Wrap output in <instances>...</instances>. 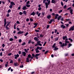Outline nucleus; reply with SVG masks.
<instances>
[{
    "instance_id": "obj_21",
    "label": "nucleus",
    "mask_w": 74,
    "mask_h": 74,
    "mask_svg": "<svg viewBox=\"0 0 74 74\" xmlns=\"http://www.w3.org/2000/svg\"><path fill=\"white\" fill-rule=\"evenodd\" d=\"M8 62H6V64H5V67H8Z\"/></svg>"
},
{
    "instance_id": "obj_34",
    "label": "nucleus",
    "mask_w": 74,
    "mask_h": 74,
    "mask_svg": "<svg viewBox=\"0 0 74 74\" xmlns=\"http://www.w3.org/2000/svg\"><path fill=\"white\" fill-rule=\"evenodd\" d=\"M9 8H12V5H10L9 6Z\"/></svg>"
},
{
    "instance_id": "obj_30",
    "label": "nucleus",
    "mask_w": 74,
    "mask_h": 74,
    "mask_svg": "<svg viewBox=\"0 0 74 74\" xmlns=\"http://www.w3.org/2000/svg\"><path fill=\"white\" fill-rule=\"evenodd\" d=\"M26 7H30V5L28 4H26Z\"/></svg>"
},
{
    "instance_id": "obj_37",
    "label": "nucleus",
    "mask_w": 74,
    "mask_h": 74,
    "mask_svg": "<svg viewBox=\"0 0 74 74\" xmlns=\"http://www.w3.org/2000/svg\"><path fill=\"white\" fill-rule=\"evenodd\" d=\"M11 10L9 9V10L8 11V13H10V12H11Z\"/></svg>"
},
{
    "instance_id": "obj_25",
    "label": "nucleus",
    "mask_w": 74,
    "mask_h": 74,
    "mask_svg": "<svg viewBox=\"0 0 74 74\" xmlns=\"http://www.w3.org/2000/svg\"><path fill=\"white\" fill-rule=\"evenodd\" d=\"M61 17H62L61 16H59V17H58V21H59V20H60V18H61Z\"/></svg>"
},
{
    "instance_id": "obj_53",
    "label": "nucleus",
    "mask_w": 74,
    "mask_h": 74,
    "mask_svg": "<svg viewBox=\"0 0 74 74\" xmlns=\"http://www.w3.org/2000/svg\"><path fill=\"white\" fill-rule=\"evenodd\" d=\"M16 29L17 30H18V31H19V30H20V29H19V28L18 27L16 28Z\"/></svg>"
},
{
    "instance_id": "obj_50",
    "label": "nucleus",
    "mask_w": 74,
    "mask_h": 74,
    "mask_svg": "<svg viewBox=\"0 0 74 74\" xmlns=\"http://www.w3.org/2000/svg\"><path fill=\"white\" fill-rule=\"evenodd\" d=\"M61 3L62 6H63V2H61Z\"/></svg>"
},
{
    "instance_id": "obj_43",
    "label": "nucleus",
    "mask_w": 74,
    "mask_h": 74,
    "mask_svg": "<svg viewBox=\"0 0 74 74\" xmlns=\"http://www.w3.org/2000/svg\"><path fill=\"white\" fill-rule=\"evenodd\" d=\"M65 25H66L67 27L69 26V24H65Z\"/></svg>"
},
{
    "instance_id": "obj_54",
    "label": "nucleus",
    "mask_w": 74,
    "mask_h": 74,
    "mask_svg": "<svg viewBox=\"0 0 74 74\" xmlns=\"http://www.w3.org/2000/svg\"><path fill=\"white\" fill-rule=\"evenodd\" d=\"M12 55V53H10L9 54H8V56H11Z\"/></svg>"
},
{
    "instance_id": "obj_1",
    "label": "nucleus",
    "mask_w": 74,
    "mask_h": 74,
    "mask_svg": "<svg viewBox=\"0 0 74 74\" xmlns=\"http://www.w3.org/2000/svg\"><path fill=\"white\" fill-rule=\"evenodd\" d=\"M46 1L47 2H46L45 4L46 8H48V5H49L50 3H51V1L50 0H46Z\"/></svg>"
},
{
    "instance_id": "obj_2",
    "label": "nucleus",
    "mask_w": 74,
    "mask_h": 74,
    "mask_svg": "<svg viewBox=\"0 0 74 74\" xmlns=\"http://www.w3.org/2000/svg\"><path fill=\"white\" fill-rule=\"evenodd\" d=\"M65 44L64 43H63L62 45H60V47H64V46H66V45H67V43H69V41L67 40H65Z\"/></svg>"
},
{
    "instance_id": "obj_49",
    "label": "nucleus",
    "mask_w": 74,
    "mask_h": 74,
    "mask_svg": "<svg viewBox=\"0 0 74 74\" xmlns=\"http://www.w3.org/2000/svg\"><path fill=\"white\" fill-rule=\"evenodd\" d=\"M54 19H51L50 20V21L52 22L53 21H54Z\"/></svg>"
},
{
    "instance_id": "obj_17",
    "label": "nucleus",
    "mask_w": 74,
    "mask_h": 74,
    "mask_svg": "<svg viewBox=\"0 0 74 74\" xmlns=\"http://www.w3.org/2000/svg\"><path fill=\"white\" fill-rule=\"evenodd\" d=\"M38 49H37L36 48V49H35L36 53H38L39 52H40V51L38 50Z\"/></svg>"
},
{
    "instance_id": "obj_33",
    "label": "nucleus",
    "mask_w": 74,
    "mask_h": 74,
    "mask_svg": "<svg viewBox=\"0 0 74 74\" xmlns=\"http://www.w3.org/2000/svg\"><path fill=\"white\" fill-rule=\"evenodd\" d=\"M72 45L71 44L69 43V47H68V48H69V47H70V46H71Z\"/></svg>"
},
{
    "instance_id": "obj_42",
    "label": "nucleus",
    "mask_w": 74,
    "mask_h": 74,
    "mask_svg": "<svg viewBox=\"0 0 74 74\" xmlns=\"http://www.w3.org/2000/svg\"><path fill=\"white\" fill-rule=\"evenodd\" d=\"M28 34H29V33L28 32L26 33L25 34V36H27V35Z\"/></svg>"
},
{
    "instance_id": "obj_20",
    "label": "nucleus",
    "mask_w": 74,
    "mask_h": 74,
    "mask_svg": "<svg viewBox=\"0 0 74 74\" xmlns=\"http://www.w3.org/2000/svg\"><path fill=\"white\" fill-rule=\"evenodd\" d=\"M55 45H56V43H54L53 45V46L52 47V48H55V47H55Z\"/></svg>"
},
{
    "instance_id": "obj_63",
    "label": "nucleus",
    "mask_w": 74,
    "mask_h": 74,
    "mask_svg": "<svg viewBox=\"0 0 74 74\" xmlns=\"http://www.w3.org/2000/svg\"><path fill=\"white\" fill-rule=\"evenodd\" d=\"M62 12V10H60L59 11V13H61V12Z\"/></svg>"
},
{
    "instance_id": "obj_40",
    "label": "nucleus",
    "mask_w": 74,
    "mask_h": 74,
    "mask_svg": "<svg viewBox=\"0 0 74 74\" xmlns=\"http://www.w3.org/2000/svg\"><path fill=\"white\" fill-rule=\"evenodd\" d=\"M10 16V15H9V13H8L7 14H6V16H7V17H8Z\"/></svg>"
},
{
    "instance_id": "obj_29",
    "label": "nucleus",
    "mask_w": 74,
    "mask_h": 74,
    "mask_svg": "<svg viewBox=\"0 0 74 74\" xmlns=\"http://www.w3.org/2000/svg\"><path fill=\"white\" fill-rule=\"evenodd\" d=\"M40 37H44V35H43L42 34H40Z\"/></svg>"
},
{
    "instance_id": "obj_16",
    "label": "nucleus",
    "mask_w": 74,
    "mask_h": 74,
    "mask_svg": "<svg viewBox=\"0 0 74 74\" xmlns=\"http://www.w3.org/2000/svg\"><path fill=\"white\" fill-rule=\"evenodd\" d=\"M34 40H35L36 41H38V38L37 37H35L34 38Z\"/></svg>"
},
{
    "instance_id": "obj_28",
    "label": "nucleus",
    "mask_w": 74,
    "mask_h": 74,
    "mask_svg": "<svg viewBox=\"0 0 74 74\" xmlns=\"http://www.w3.org/2000/svg\"><path fill=\"white\" fill-rule=\"evenodd\" d=\"M26 44V43L25 42H23V43L21 44L22 45H25Z\"/></svg>"
},
{
    "instance_id": "obj_51",
    "label": "nucleus",
    "mask_w": 74,
    "mask_h": 74,
    "mask_svg": "<svg viewBox=\"0 0 74 74\" xmlns=\"http://www.w3.org/2000/svg\"><path fill=\"white\" fill-rule=\"evenodd\" d=\"M37 24H38V23H35L34 24V25H35V26H37Z\"/></svg>"
},
{
    "instance_id": "obj_55",
    "label": "nucleus",
    "mask_w": 74,
    "mask_h": 74,
    "mask_svg": "<svg viewBox=\"0 0 74 74\" xmlns=\"http://www.w3.org/2000/svg\"><path fill=\"white\" fill-rule=\"evenodd\" d=\"M19 14H20V15H22V14H23V13H22V12H20L19 13Z\"/></svg>"
},
{
    "instance_id": "obj_38",
    "label": "nucleus",
    "mask_w": 74,
    "mask_h": 74,
    "mask_svg": "<svg viewBox=\"0 0 74 74\" xmlns=\"http://www.w3.org/2000/svg\"><path fill=\"white\" fill-rule=\"evenodd\" d=\"M58 40H59V38H56L55 41H58Z\"/></svg>"
},
{
    "instance_id": "obj_19",
    "label": "nucleus",
    "mask_w": 74,
    "mask_h": 74,
    "mask_svg": "<svg viewBox=\"0 0 74 74\" xmlns=\"http://www.w3.org/2000/svg\"><path fill=\"white\" fill-rule=\"evenodd\" d=\"M68 40L70 41V42H73V39H71V38H68Z\"/></svg>"
},
{
    "instance_id": "obj_26",
    "label": "nucleus",
    "mask_w": 74,
    "mask_h": 74,
    "mask_svg": "<svg viewBox=\"0 0 74 74\" xmlns=\"http://www.w3.org/2000/svg\"><path fill=\"white\" fill-rule=\"evenodd\" d=\"M26 12L25 11H23V14L24 15H26Z\"/></svg>"
},
{
    "instance_id": "obj_22",
    "label": "nucleus",
    "mask_w": 74,
    "mask_h": 74,
    "mask_svg": "<svg viewBox=\"0 0 74 74\" xmlns=\"http://www.w3.org/2000/svg\"><path fill=\"white\" fill-rule=\"evenodd\" d=\"M58 48H57V47H55L54 48V49H53L54 51H55L56 50H58Z\"/></svg>"
},
{
    "instance_id": "obj_5",
    "label": "nucleus",
    "mask_w": 74,
    "mask_h": 74,
    "mask_svg": "<svg viewBox=\"0 0 74 74\" xmlns=\"http://www.w3.org/2000/svg\"><path fill=\"white\" fill-rule=\"evenodd\" d=\"M14 56H15L14 58L15 59H17V58L19 57V55L18 54H17L16 55L15 54L14 55Z\"/></svg>"
},
{
    "instance_id": "obj_4",
    "label": "nucleus",
    "mask_w": 74,
    "mask_h": 74,
    "mask_svg": "<svg viewBox=\"0 0 74 74\" xmlns=\"http://www.w3.org/2000/svg\"><path fill=\"white\" fill-rule=\"evenodd\" d=\"M26 52H25V51L22 52L21 53L22 55V56H26Z\"/></svg>"
},
{
    "instance_id": "obj_14",
    "label": "nucleus",
    "mask_w": 74,
    "mask_h": 74,
    "mask_svg": "<svg viewBox=\"0 0 74 74\" xmlns=\"http://www.w3.org/2000/svg\"><path fill=\"white\" fill-rule=\"evenodd\" d=\"M47 18L48 19H50V18H51V15H48V16H47Z\"/></svg>"
},
{
    "instance_id": "obj_52",
    "label": "nucleus",
    "mask_w": 74,
    "mask_h": 74,
    "mask_svg": "<svg viewBox=\"0 0 74 74\" xmlns=\"http://www.w3.org/2000/svg\"><path fill=\"white\" fill-rule=\"evenodd\" d=\"M6 29H7V30H9V27H6Z\"/></svg>"
},
{
    "instance_id": "obj_61",
    "label": "nucleus",
    "mask_w": 74,
    "mask_h": 74,
    "mask_svg": "<svg viewBox=\"0 0 74 74\" xmlns=\"http://www.w3.org/2000/svg\"><path fill=\"white\" fill-rule=\"evenodd\" d=\"M30 42H31V40H29V41H28V44H30Z\"/></svg>"
},
{
    "instance_id": "obj_56",
    "label": "nucleus",
    "mask_w": 74,
    "mask_h": 74,
    "mask_svg": "<svg viewBox=\"0 0 74 74\" xmlns=\"http://www.w3.org/2000/svg\"><path fill=\"white\" fill-rule=\"evenodd\" d=\"M71 7H69L68 8L67 10H71Z\"/></svg>"
},
{
    "instance_id": "obj_27",
    "label": "nucleus",
    "mask_w": 74,
    "mask_h": 74,
    "mask_svg": "<svg viewBox=\"0 0 74 74\" xmlns=\"http://www.w3.org/2000/svg\"><path fill=\"white\" fill-rule=\"evenodd\" d=\"M9 40L10 41H13L14 40V39H13V38H11L9 39Z\"/></svg>"
},
{
    "instance_id": "obj_47",
    "label": "nucleus",
    "mask_w": 74,
    "mask_h": 74,
    "mask_svg": "<svg viewBox=\"0 0 74 74\" xmlns=\"http://www.w3.org/2000/svg\"><path fill=\"white\" fill-rule=\"evenodd\" d=\"M32 56L33 57H35V58H36V57H35V55H34V54H32Z\"/></svg>"
},
{
    "instance_id": "obj_32",
    "label": "nucleus",
    "mask_w": 74,
    "mask_h": 74,
    "mask_svg": "<svg viewBox=\"0 0 74 74\" xmlns=\"http://www.w3.org/2000/svg\"><path fill=\"white\" fill-rule=\"evenodd\" d=\"M29 59H30V58H28V60H26V62H28V63L29 62Z\"/></svg>"
},
{
    "instance_id": "obj_11",
    "label": "nucleus",
    "mask_w": 74,
    "mask_h": 74,
    "mask_svg": "<svg viewBox=\"0 0 74 74\" xmlns=\"http://www.w3.org/2000/svg\"><path fill=\"white\" fill-rule=\"evenodd\" d=\"M28 57H27L26 58V60H28L29 59V58H30L31 57V55L30 54H29L27 56Z\"/></svg>"
},
{
    "instance_id": "obj_9",
    "label": "nucleus",
    "mask_w": 74,
    "mask_h": 74,
    "mask_svg": "<svg viewBox=\"0 0 74 74\" xmlns=\"http://www.w3.org/2000/svg\"><path fill=\"white\" fill-rule=\"evenodd\" d=\"M23 31H19L17 32V34H23Z\"/></svg>"
},
{
    "instance_id": "obj_31",
    "label": "nucleus",
    "mask_w": 74,
    "mask_h": 74,
    "mask_svg": "<svg viewBox=\"0 0 74 74\" xmlns=\"http://www.w3.org/2000/svg\"><path fill=\"white\" fill-rule=\"evenodd\" d=\"M24 51L26 52V53H27L28 52V51H27V49H24Z\"/></svg>"
},
{
    "instance_id": "obj_18",
    "label": "nucleus",
    "mask_w": 74,
    "mask_h": 74,
    "mask_svg": "<svg viewBox=\"0 0 74 74\" xmlns=\"http://www.w3.org/2000/svg\"><path fill=\"white\" fill-rule=\"evenodd\" d=\"M70 11L71 14H73V9H70Z\"/></svg>"
},
{
    "instance_id": "obj_15",
    "label": "nucleus",
    "mask_w": 74,
    "mask_h": 74,
    "mask_svg": "<svg viewBox=\"0 0 74 74\" xmlns=\"http://www.w3.org/2000/svg\"><path fill=\"white\" fill-rule=\"evenodd\" d=\"M10 4L12 5H15V3H14V2L12 1L11 2Z\"/></svg>"
},
{
    "instance_id": "obj_6",
    "label": "nucleus",
    "mask_w": 74,
    "mask_h": 74,
    "mask_svg": "<svg viewBox=\"0 0 74 74\" xmlns=\"http://www.w3.org/2000/svg\"><path fill=\"white\" fill-rule=\"evenodd\" d=\"M36 48L38 49L41 50V49L42 48V47H40L39 46H38L36 47Z\"/></svg>"
},
{
    "instance_id": "obj_7",
    "label": "nucleus",
    "mask_w": 74,
    "mask_h": 74,
    "mask_svg": "<svg viewBox=\"0 0 74 74\" xmlns=\"http://www.w3.org/2000/svg\"><path fill=\"white\" fill-rule=\"evenodd\" d=\"M18 63L17 62H15L14 63V65L15 67L18 66Z\"/></svg>"
},
{
    "instance_id": "obj_60",
    "label": "nucleus",
    "mask_w": 74,
    "mask_h": 74,
    "mask_svg": "<svg viewBox=\"0 0 74 74\" xmlns=\"http://www.w3.org/2000/svg\"><path fill=\"white\" fill-rule=\"evenodd\" d=\"M11 67H10L9 68H8V71H10L11 70Z\"/></svg>"
},
{
    "instance_id": "obj_64",
    "label": "nucleus",
    "mask_w": 74,
    "mask_h": 74,
    "mask_svg": "<svg viewBox=\"0 0 74 74\" xmlns=\"http://www.w3.org/2000/svg\"><path fill=\"white\" fill-rule=\"evenodd\" d=\"M66 21H70V19H66Z\"/></svg>"
},
{
    "instance_id": "obj_35",
    "label": "nucleus",
    "mask_w": 74,
    "mask_h": 74,
    "mask_svg": "<svg viewBox=\"0 0 74 74\" xmlns=\"http://www.w3.org/2000/svg\"><path fill=\"white\" fill-rule=\"evenodd\" d=\"M30 3V1H28L27 2V4H29Z\"/></svg>"
},
{
    "instance_id": "obj_3",
    "label": "nucleus",
    "mask_w": 74,
    "mask_h": 74,
    "mask_svg": "<svg viewBox=\"0 0 74 74\" xmlns=\"http://www.w3.org/2000/svg\"><path fill=\"white\" fill-rule=\"evenodd\" d=\"M40 42H41V41H38L37 42V44H36L35 46H37V45H39V46H42V45L40 43Z\"/></svg>"
},
{
    "instance_id": "obj_48",
    "label": "nucleus",
    "mask_w": 74,
    "mask_h": 74,
    "mask_svg": "<svg viewBox=\"0 0 74 74\" xmlns=\"http://www.w3.org/2000/svg\"><path fill=\"white\" fill-rule=\"evenodd\" d=\"M36 32H39V30H37V29H36L35 30Z\"/></svg>"
},
{
    "instance_id": "obj_45",
    "label": "nucleus",
    "mask_w": 74,
    "mask_h": 74,
    "mask_svg": "<svg viewBox=\"0 0 74 74\" xmlns=\"http://www.w3.org/2000/svg\"><path fill=\"white\" fill-rule=\"evenodd\" d=\"M49 27V25H48L47 26V29H48Z\"/></svg>"
},
{
    "instance_id": "obj_12",
    "label": "nucleus",
    "mask_w": 74,
    "mask_h": 74,
    "mask_svg": "<svg viewBox=\"0 0 74 74\" xmlns=\"http://www.w3.org/2000/svg\"><path fill=\"white\" fill-rule=\"evenodd\" d=\"M22 9L23 10H25L26 9H27V8L26 7V6H24L22 8Z\"/></svg>"
},
{
    "instance_id": "obj_59",
    "label": "nucleus",
    "mask_w": 74,
    "mask_h": 74,
    "mask_svg": "<svg viewBox=\"0 0 74 74\" xmlns=\"http://www.w3.org/2000/svg\"><path fill=\"white\" fill-rule=\"evenodd\" d=\"M6 21H7V19L6 18H5L4 19V22H6Z\"/></svg>"
},
{
    "instance_id": "obj_10",
    "label": "nucleus",
    "mask_w": 74,
    "mask_h": 74,
    "mask_svg": "<svg viewBox=\"0 0 74 74\" xmlns=\"http://www.w3.org/2000/svg\"><path fill=\"white\" fill-rule=\"evenodd\" d=\"M55 15H56V16H55V19H56V18H58V17L59 16V15H58V14H55Z\"/></svg>"
},
{
    "instance_id": "obj_23",
    "label": "nucleus",
    "mask_w": 74,
    "mask_h": 74,
    "mask_svg": "<svg viewBox=\"0 0 74 74\" xmlns=\"http://www.w3.org/2000/svg\"><path fill=\"white\" fill-rule=\"evenodd\" d=\"M67 38V36H63V39L64 40H65V38Z\"/></svg>"
},
{
    "instance_id": "obj_57",
    "label": "nucleus",
    "mask_w": 74,
    "mask_h": 74,
    "mask_svg": "<svg viewBox=\"0 0 74 74\" xmlns=\"http://www.w3.org/2000/svg\"><path fill=\"white\" fill-rule=\"evenodd\" d=\"M48 51H46L45 53V54H47V53H48Z\"/></svg>"
},
{
    "instance_id": "obj_13",
    "label": "nucleus",
    "mask_w": 74,
    "mask_h": 74,
    "mask_svg": "<svg viewBox=\"0 0 74 74\" xmlns=\"http://www.w3.org/2000/svg\"><path fill=\"white\" fill-rule=\"evenodd\" d=\"M36 14V13H34V12H33L31 14V15H33L34 16V15Z\"/></svg>"
},
{
    "instance_id": "obj_8",
    "label": "nucleus",
    "mask_w": 74,
    "mask_h": 74,
    "mask_svg": "<svg viewBox=\"0 0 74 74\" xmlns=\"http://www.w3.org/2000/svg\"><path fill=\"white\" fill-rule=\"evenodd\" d=\"M52 3H56V1L55 0H51Z\"/></svg>"
},
{
    "instance_id": "obj_39",
    "label": "nucleus",
    "mask_w": 74,
    "mask_h": 74,
    "mask_svg": "<svg viewBox=\"0 0 74 74\" xmlns=\"http://www.w3.org/2000/svg\"><path fill=\"white\" fill-rule=\"evenodd\" d=\"M29 19L31 22H33V19L32 18H30Z\"/></svg>"
},
{
    "instance_id": "obj_41",
    "label": "nucleus",
    "mask_w": 74,
    "mask_h": 74,
    "mask_svg": "<svg viewBox=\"0 0 74 74\" xmlns=\"http://www.w3.org/2000/svg\"><path fill=\"white\" fill-rule=\"evenodd\" d=\"M38 15V16H40L41 15V13H39Z\"/></svg>"
},
{
    "instance_id": "obj_58",
    "label": "nucleus",
    "mask_w": 74,
    "mask_h": 74,
    "mask_svg": "<svg viewBox=\"0 0 74 74\" xmlns=\"http://www.w3.org/2000/svg\"><path fill=\"white\" fill-rule=\"evenodd\" d=\"M18 54L19 55H21V51H18Z\"/></svg>"
},
{
    "instance_id": "obj_46",
    "label": "nucleus",
    "mask_w": 74,
    "mask_h": 74,
    "mask_svg": "<svg viewBox=\"0 0 74 74\" xmlns=\"http://www.w3.org/2000/svg\"><path fill=\"white\" fill-rule=\"evenodd\" d=\"M41 10V8H38V11H40Z\"/></svg>"
},
{
    "instance_id": "obj_44",
    "label": "nucleus",
    "mask_w": 74,
    "mask_h": 74,
    "mask_svg": "<svg viewBox=\"0 0 74 74\" xmlns=\"http://www.w3.org/2000/svg\"><path fill=\"white\" fill-rule=\"evenodd\" d=\"M46 1H47V0H44L43 1V3H45L46 2Z\"/></svg>"
},
{
    "instance_id": "obj_24",
    "label": "nucleus",
    "mask_w": 74,
    "mask_h": 74,
    "mask_svg": "<svg viewBox=\"0 0 74 74\" xmlns=\"http://www.w3.org/2000/svg\"><path fill=\"white\" fill-rule=\"evenodd\" d=\"M40 54H36L35 55V56L36 57H37L38 56H40Z\"/></svg>"
},
{
    "instance_id": "obj_62",
    "label": "nucleus",
    "mask_w": 74,
    "mask_h": 74,
    "mask_svg": "<svg viewBox=\"0 0 74 74\" xmlns=\"http://www.w3.org/2000/svg\"><path fill=\"white\" fill-rule=\"evenodd\" d=\"M22 42V40H21V39H20L19 40V42Z\"/></svg>"
},
{
    "instance_id": "obj_36",
    "label": "nucleus",
    "mask_w": 74,
    "mask_h": 74,
    "mask_svg": "<svg viewBox=\"0 0 74 74\" xmlns=\"http://www.w3.org/2000/svg\"><path fill=\"white\" fill-rule=\"evenodd\" d=\"M67 7V5H65L64 6V9H66V8Z\"/></svg>"
}]
</instances>
